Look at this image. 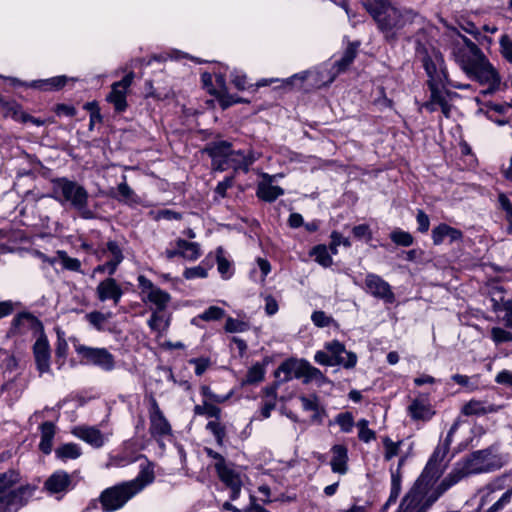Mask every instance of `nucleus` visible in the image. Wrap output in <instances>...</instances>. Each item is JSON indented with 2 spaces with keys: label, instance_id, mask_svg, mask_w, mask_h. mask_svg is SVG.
Segmentation results:
<instances>
[{
  "label": "nucleus",
  "instance_id": "37998d69",
  "mask_svg": "<svg viewBox=\"0 0 512 512\" xmlns=\"http://www.w3.org/2000/svg\"><path fill=\"white\" fill-rule=\"evenodd\" d=\"M479 375H462L454 374L451 376V380L465 388L468 392H473L479 389Z\"/></svg>",
  "mask_w": 512,
  "mask_h": 512
},
{
  "label": "nucleus",
  "instance_id": "dca6fc26",
  "mask_svg": "<svg viewBox=\"0 0 512 512\" xmlns=\"http://www.w3.org/2000/svg\"><path fill=\"white\" fill-rule=\"evenodd\" d=\"M75 350L88 362L97 365L106 371H110L114 368V358L104 348H91L84 345H75Z\"/></svg>",
  "mask_w": 512,
  "mask_h": 512
},
{
  "label": "nucleus",
  "instance_id": "423d86ee",
  "mask_svg": "<svg viewBox=\"0 0 512 512\" xmlns=\"http://www.w3.org/2000/svg\"><path fill=\"white\" fill-rule=\"evenodd\" d=\"M417 53L422 55L423 66L428 76L427 83H449L452 88L462 90L469 88L468 84L453 82L448 78L444 58L438 50L432 49L429 52L424 47H418Z\"/></svg>",
  "mask_w": 512,
  "mask_h": 512
},
{
  "label": "nucleus",
  "instance_id": "bb28decb",
  "mask_svg": "<svg viewBox=\"0 0 512 512\" xmlns=\"http://www.w3.org/2000/svg\"><path fill=\"white\" fill-rule=\"evenodd\" d=\"M122 293L120 285L113 278H107L97 286V295L101 301L112 300L116 304L119 302Z\"/></svg>",
  "mask_w": 512,
  "mask_h": 512
},
{
  "label": "nucleus",
  "instance_id": "9b49d317",
  "mask_svg": "<svg viewBox=\"0 0 512 512\" xmlns=\"http://www.w3.org/2000/svg\"><path fill=\"white\" fill-rule=\"evenodd\" d=\"M96 256L99 260L107 258V261L98 265L94 269V273H107L108 275L114 274L124 259L122 249L116 241H108L106 248L96 251Z\"/></svg>",
  "mask_w": 512,
  "mask_h": 512
},
{
  "label": "nucleus",
  "instance_id": "6e6552de",
  "mask_svg": "<svg viewBox=\"0 0 512 512\" xmlns=\"http://www.w3.org/2000/svg\"><path fill=\"white\" fill-rule=\"evenodd\" d=\"M334 79V76L326 70H312L304 71L293 75L285 80L287 85H297L298 88L306 91L310 89H318L329 83Z\"/></svg>",
  "mask_w": 512,
  "mask_h": 512
},
{
  "label": "nucleus",
  "instance_id": "6e6d98bb",
  "mask_svg": "<svg viewBox=\"0 0 512 512\" xmlns=\"http://www.w3.org/2000/svg\"><path fill=\"white\" fill-rule=\"evenodd\" d=\"M216 419L209 421L206 425V429L209 430L215 437L216 442L219 446L223 445L224 438L226 436L225 427Z\"/></svg>",
  "mask_w": 512,
  "mask_h": 512
},
{
  "label": "nucleus",
  "instance_id": "b1692460",
  "mask_svg": "<svg viewBox=\"0 0 512 512\" xmlns=\"http://www.w3.org/2000/svg\"><path fill=\"white\" fill-rule=\"evenodd\" d=\"M306 360L288 359L275 371V377L280 382H287L293 378H303Z\"/></svg>",
  "mask_w": 512,
  "mask_h": 512
},
{
  "label": "nucleus",
  "instance_id": "6ab92c4d",
  "mask_svg": "<svg viewBox=\"0 0 512 512\" xmlns=\"http://www.w3.org/2000/svg\"><path fill=\"white\" fill-rule=\"evenodd\" d=\"M77 79L65 75H59L47 79L33 80L29 83H24L18 79L12 78L11 81L14 85H23L29 88L39 89L42 91H59L65 87L69 82H75Z\"/></svg>",
  "mask_w": 512,
  "mask_h": 512
},
{
  "label": "nucleus",
  "instance_id": "aec40b11",
  "mask_svg": "<svg viewBox=\"0 0 512 512\" xmlns=\"http://www.w3.org/2000/svg\"><path fill=\"white\" fill-rule=\"evenodd\" d=\"M325 349L330 353L331 361H337L335 365L351 369L356 366L357 355L354 352L347 351L345 346L337 340L325 344Z\"/></svg>",
  "mask_w": 512,
  "mask_h": 512
},
{
  "label": "nucleus",
  "instance_id": "c03bdc74",
  "mask_svg": "<svg viewBox=\"0 0 512 512\" xmlns=\"http://www.w3.org/2000/svg\"><path fill=\"white\" fill-rule=\"evenodd\" d=\"M401 492V475L397 470L391 472V489L390 496L385 504V508L396 502Z\"/></svg>",
  "mask_w": 512,
  "mask_h": 512
},
{
  "label": "nucleus",
  "instance_id": "8fccbe9b",
  "mask_svg": "<svg viewBox=\"0 0 512 512\" xmlns=\"http://www.w3.org/2000/svg\"><path fill=\"white\" fill-rule=\"evenodd\" d=\"M118 200L126 203H137V196L134 191L126 183V176H123V182L117 186Z\"/></svg>",
  "mask_w": 512,
  "mask_h": 512
},
{
  "label": "nucleus",
  "instance_id": "2eb2a0df",
  "mask_svg": "<svg viewBox=\"0 0 512 512\" xmlns=\"http://www.w3.org/2000/svg\"><path fill=\"white\" fill-rule=\"evenodd\" d=\"M74 486L72 476L64 470L55 471L44 483L45 490L51 495H56L57 499L63 497Z\"/></svg>",
  "mask_w": 512,
  "mask_h": 512
},
{
  "label": "nucleus",
  "instance_id": "a878e982",
  "mask_svg": "<svg viewBox=\"0 0 512 512\" xmlns=\"http://www.w3.org/2000/svg\"><path fill=\"white\" fill-rule=\"evenodd\" d=\"M33 352L37 369L40 374L50 371V347L45 336H40L34 346Z\"/></svg>",
  "mask_w": 512,
  "mask_h": 512
},
{
  "label": "nucleus",
  "instance_id": "20e7f679",
  "mask_svg": "<svg viewBox=\"0 0 512 512\" xmlns=\"http://www.w3.org/2000/svg\"><path fill=\"white\" fill-rule=\"evenodd\" d=\"M448 452L447 444H438L423 472L406 495L420 502H426V500H428L437 490V487L432 489L430 486L441 476L443 472L442 462Z\"/></svg>",
  "mask_w": 512,
  "mask_h": 512
},
{
  "label": "nucleus",
  "instance_id": "412c9836",
  "mask_svg": "<svg viewBox=\"0 0 512 512\" xmlns=\"http://www.w3.org/2000/svg\"><path fill=\"white\" fill-rule=\"evenodd\" d=\"M261 178L262 180L258 183L256 189V195L260 200L271 203L284 195V190L280 186L273 184L276 180V175L262 173Z\"/></svg>",
  "mask_w": 512,
  "mask_h": 512
},
{
  "label": "nucleus",
  "instance_id": "2f4dec72",
  "mask_svg": "<svg viewBox=\"0 0 512 512\" xmlns=\"http://www.w3.org/2000/svg\"><path fill=\"white\" fill-rule=\"evenodd\" d=\"M21 304L11 300L0 302V319L10 316L17 312L14 320H38L37 317L26 310L20 311Z\"/></svg>",
  "mask_w": 512,
  "mask_h": 512
},
{
  "label": "nucleus",
  "instance_id": "603ef678",
  "mask_svg": "<svg viewBox=\"0 0 512 512\" xmlns=\"http://www.w3.org/2000/svg\"><path fill=\"white\" fill-rule=\"evenodd\" d=\"M311 381L322 383L326 381V377L318 368L312 366L308 361H306L303 382L309 383Z\"/></svg>",
  "mask_w": 512,
  "mask_h": 512
},
{
  "label": "nucleus",
  "instance_id": "a19ab883",
  "mask_svg": "<svg viewBox=\"0 0 512 512\" xmlns=\"http://www.w3.org/2000/svg\"><path fill=\"white\" fill-rule=\"evenodd\" d=\"M310 255L313 256L314 260L324 268L330 267L333 263L329 249L323 244L313 247L310 251Z\"/></svg>",
  "mask_w": 512,
  "mask_h": 512
},
{
  "label": "nucleus",
  "instance_id": "13d9d810",
  "mask_svg": "<svg viewBox=\"0 0 512 512\" xmlns=\"http://www.w3.org/2000/svg\"><path fill=\"white\" fill-rule=\"evenodd\" d=\"M401 442H394L389 437L383 438V445L385 449L384 459L390 461L393 457L399 453Z\"/></svg>",
  "mask_w": 512,
  "mask_h": 512
},
{
  "label": "nucleus",
  "instance_id": "58836bf2",
  "mask_svg": "<svg viewBox=\"0 0 512 512\" xmlns=\"http://www.w3.org/2000/svg\"><path fill=\"white\" fill-rule=\"evenodd\" d=\"M0 368L4 376L12 378V374L17 370L18 361L16 357L10 354L7 350L0 349Z\"/></svg>",
  "mask_w": 512,
  "mask_h": 512
},
{
  "label": "nucleus",
  "instance_id": "79ce46f5",
  "mask_svg": "<svg viewBox=\"0 0 512 512\" xmlns=\"http://www.w3.org/2000/svg\"><path fill=\"white\" fill-rule=\"evenodd\" d=\"M56 258L57 263H60L62 266V269L73 271V272H80L81 271V262L77 258L70 257L66 251L64 250H58L56 252Z\"/></svg>",
  "mask_w": 512,
  "mask_h": 512
},
{
  "label": "nucleus",
  "instance_id": "a211bd4d",
  "mask_svg": "<svg viewBox=\"0 0 512 512\" xmlns=\"http://www.w3.org/2000/svg\"><path fill=\"white\" fill-rule=\"evenodd\" d=\"M133 77L134 74L131 72L125 75L122 80L115 82L107 96V101L112 103L118 112L124 111L127 107L126 94L132 84Z\"/></svg>",
  "mask_w": 512,
  "mask_h": 512
},
{
  "label": "nucleus",
  "instance_id": "a18cd8bd",
  "mask_svg": "<svg viewBox=\"0 0 512 512\" xmlns=\"http://www.w3.org/2000/svg\"><path fill=\"white\" fill-rule=\"evenodd\" d=\"M492 308L495 312H504V320L512 319V299H500L492 298Z\"/></svg>",
  "mask_w": 512,
  "mask_h": 512
},
{
  "label": "nucleus",
  "instance_id": "3c124183",
  "mask_svg": "<svg viewBox=\"0 0 512 512\" xmlns=\"http://www.w3.org/2000/svg\"><path fill=\"white\" fill-rule=\"evenodd\" d=\"M199 320H220L225 318L226 320H233L227 316L225 310L218 306H210L202 314L198 316Z\"/></svg>",
  "mask_w": 512,
  "mask_h": 512
},
{
  "label": "nucleus",
  "instance_id": "0e129e2a",
  "mask_svg": "<svg viewBox=\"0 0 512 512\" xmlns=\"http://www.w3.org/2000/svg\"><path fill=\"white\" fill-rule=\"evenodd\" d=\"M231 82L238 90H245L249 87L246 75L239 70H233L231 72Z\"/></svg>",
  "mask_w": 512,
  "mask_h": 512
},
{
  "label": "nucleus",
  "instance_id": "c9c22d12",
  "mask_svg": "<svg viewBox=\"0 0 512 512\" xmlns=\"http://www.w3.org/2000/svg\"><path fill=\"white\" fill-rule=\"evenodd\" d=\"M176 245L180 248V257L187 261H196L202 255L200 245L197 242L177 239Z\"/></svg>",
  "mask_w": 512,
  "mask_h": 512
},
{
  "label": "nucleus",
  "instance_id": "4c0bfd02",
  "mask_svg": "<svg viewBox=\"0 0 512 512\" xmlns=\"http://www.w3.org/2000/svg\"><path fill=\"white\" fill-rule=\"evenodd\" d=\"M271 272V265L268 260L258 257L256 259V267L250 271V278L256 282L263 284L267 275Z\"/></svg>",
  "mask_w": 512,
  "mask_h": 512
},
{
  "label": "nucleus",
  "instance_id": "09e8293b",
  "mask_svg": "<svg viewBox=\"0 0 512 512\" xmlns=\"http://www.w3.org/2000/svg\"><path fill=\"white\" fill-rule=\"evenodd\" d=\"M265 368L264 365L257 362L247 372L244 383L256 384L264 379Z\"/></svg>",
  "mask_w": 512,
  "mask_h": 512
},
{
  "label": "nucleus",
  "instance_id": "774afa93",
  "mask_svg": "<svg viewBox=\"0 0 512 512\" xmlns=\"http://www.w3.org/2000/svg\"><path fill=\"white\" fill-rule=\"evenodd\" d=\"M502 56L510 63H512V42L507 36H503L500 40Z\"/></svg>",
  "mask_w": 512,
  "mask_h": 512
},
{
  "label": "nucleus",
  "instance_id": "f257e3e1",
  "mask_svg": "<svg viewBox=\"0 0 512 512\" xmlns=\"http://www.w3.org/2000/svg\"><path fill=\"white\" fill-rule=\"evenodd\" d=\"M507 462V455L501 453L495 445L472 452L454 464L453 469L443 478L437 486V490L431 495L432 500L437 501L443 493L464 478L499 470Z\"/></svg>",
  "mask_w": 512,
  "mask_h": 512
},
{
  "label": "nucleus",
  "instance_id": "f3484780",
  "mask_svg": "<svg viewBox=\"0 0 512 512\" xmlns=\"http://www.w3.org/2000/svg\"><path fill=\"white\" fill-rule=\"evenodd\" d=\"M232 149V144L227 141H215L210 143L206 148L205 152L212 159V165L214 169L219 171H225L229 169V154Z\"/></svg>",
  "mask_w": 512,
  "mask_h": 512
},
{
  "label": "nucleus",
  "instance_id": "de8ad7c7",
  "mask_svg": "<svg viewBox=\"0 0 512 512\" xmlns=\"http://www.w3.org/2000/svg\"><path fill=\"white\" fill-rule=\"evenodd\" d=\"M390 239L393 243L403 247H409L413 244L414 238L413 236L400 228L394 229L390 234Z\"/></svg>",
  "mask_w": 512,
  "mask_h": 512
},
{
  "label": "nucleus",
  "instance_id": "5fc2aeb1",
  "mask_svg": "<svg viewBox=\"0 0 512 512\" xmlns=\"http://www.w3.org/2000/svg\"><path fill=\"white\" fill-rule=\"evenodd\" d=\"M357 47L358 44H351L347 47L342 58L335 63L338 71L344 70L353 62L356 56Z\"/></svg>",
  "mask_w": 512,
  "mask_h": 512
},
{
  "label": "nucleus",
  "instance_id": "4d7b16f0",
  "mask_svg": "<svg viewBox=\"0 0 512 512\" xmlns=\"http://www.w3.org/2000/svg\"><path fill=\"white\" fill-rule=\"evenodd\" d=\"M357 427L359 428L358 437L361 441L368 443L375 439L376 434L373 430L368 428V421L366 419L359 420Z\"/></svg>",
  "mask_w": 512,
  "mask_h": 512
},
{
  "label": "nucleus",
  "instance_id": "ddd939ff",
  "mask_svg": "<svg viewBox=\"0 0 512 512\" xmlns=\"http://www.w3.org/2000/svg\"><path fill=\"white\" fill-rule=\"evenodd\" d=\"M364 290L386 304L395 302V295L390 284L377 274L369 273L366 275Z\"/></svg>",
  "mask_w": 512,
  "mask_h": 512
},
{
  "label": "nucleus",
  "instance_id": "7c9ffc66",
  "mask_svg": "<svg viewBox=\"0 0 512 512\" xmlns=\"http://www.w3.org/2000/svg\"><path fill=\"white\" fill-rule=\"evenodd\" d=\"M408 412L412 419L428 421L435 414L431 405L425 399L417 398L408 406Z\"/></svg>",
  "mask_w": 512,
  "mask_h": 512
},
{
  "label": "nucleus",
  "instance_id": "4be33fe9",
  "mask_svg": "<svg viewBox=\"0 0 512 512\" xmlns=\"http://www.w3.org/2000/svg\"><path fill=\"white\" fill-rule=\"evenodd\" d=\"M431 238L435 246H439L445 242L452 244L463 240V232L446 223H440L433 227Z\"/></svg>",
  "mask_w": 512,
  "mask_h": 512
},
{
  "label": "nucleus",
  "instance_id": "72a5a7b5",
  "mask_svg": "<svg viewBox=\"0 0 512 512\" xmlns=\"http://www.w3.org/2000/svg\"><path fill=\"white\" fill-rule=\"evenodd\" d=\"M41 440L39 443V449L44 454H50L52 451L53 439L56 432V426L53 422L46 421L41 424Z\"/></svg>",
  "mask_w": 512,
  "mask_h": 512
},
{
  "label": "nucleus",
  "instance_id": "5701e85b",
  "mask_svg": "<svg viewBox=\"0 0 512 512\" xmlns=\"http://www.w3.org/2000/svg\"><path fill=\"white\" fill-rule=\"evenodd\" d=\"M228 67L221 66L218 72H214L217 86L219 91L216 96L219 104L223 109H226L234 104L245 102L242 98L237 95L229 94L226 87V71Z\"/></svg>",
  "mask_w": 512,
  "mask_h": 512
},
{
  "label": "nucleus",
  "instance_id": "864d4df0",
  "mask_svg": "<svg viewBox=\"0 0 512 512\" xmlns=\"http://www.w3.org/2000/svg\"><path fill=\"white\" fill-rule=\"evenodd\" d=\"M195 415H207L208 417H213L215 419H219L221 415V409L211 403L204 402L202 405H196L194 407Z\"/></svg>",
  "mask_w": 512,
  "mask_h": 512
},
{
  "label": "nucleus",
  "instance_id": "f704fd0d",
  "mask_svg": "<svg viewBox=\"0 0 512 512\" xmlns=\"http://www.w3.org/2000/svg\"><path fill=\"white\" fill-rule=\"evenodd\" d=\"M436 500H432V496L426 502H420L408 495L401 502L398 512H426Z\"/></svg>",
  "mask_w": 512,
  "mask_h": 512
},
{
  "label": "nucleus",
  "instance_id": "1a4fd4ad",
  "mask_svg": "<svg viewBox=\"0 0 512 512\" xmlns=\"http://www.w3.org/2000/svg\"><path fill=\"white\" fill-rule=\"evenodd\" d=\"M149 422L150 435L157 441L160 447H164L163 440L172 436V427L154 398L151 399Z\"/></svg>",
  "mask_w": 512,
  "mask_h": 512
},
{
  "label": "nucleus",
  "instance_id": "ea45409f",
  "mask_svg": "<svg viewBox=\"0 0 512 512\" xmlns=\"http://www.w3.org/2000/svg\"><path fill=\"white\" fill-rule=\"evenodd\" d=\"M220 480L228 487H233L242 483L241 478L234 469L225 464L216 470Z\"/></svg>",
  "mask_w": 512,
  "mask_h": 512
},
{
  "label": "nucleus",
  "instance_id": "680f3d73",
  "mask_svg": "<svg viewBox=\"0 0 512 512\" xmlns=\"http://www.w3.org/2000/svg\"><path fill=\"white\" fill-rule=\"evenodd\" d=\"M223 249L219 247L217 249V268L221 276L225 279H228L231 276L230 271V262L226 260L223 256Z\"/></svg>",
  "mask_w": 512,
  "mask_h": 512
},
{
  "label": "nucleus",
  "instance_id": "39448f33",
  "mask_svg": "<svg viewBox=\"0 0 512 512\" xmlns=\"http://www.w3.org/2000/svg\"><path fill=\"white\" fill-rule=\"evenodd\" d=\"M52 197L61 203L69 204L78 211L84 219L95 218V213L88 207V192L75 181L67 178H58L52 181Z\"/></svg>",
  "mask_w": 512,
  "mask_h": 512
},
{
  "label": "nucleus",
  "instance_id": "052dcab7",
  "mask_svg": "<svg viewBox=\"0 0 512 512\" xmlns=\"http://www.w3.org/2000/svg\"><path fill=\"white\" fill-rule=\"evenodd\" d=\"M207 275V268L203 265V263L195 267L186 268L183 273L184 278L187 280L206 278Z\"/></svg>",
  "mask_w": 512,
  "mask_h": 512
},
{
  "label": "nucleus",
  "instance_id": "69168bd1",
  "mask_svg": "<svg viewBox=\"0 0 512 512\" xmlns=\"http://www.w3.org/2000/svg\"><path fill=\"white\" fill-rule=\"evenodd\" d=\"M512 497V488L507 490L502 494V496L493 503L488 509L487 512H497L502 509L505 505H507Z\"/></svg>",
  "mask_w": 512,
  "mask_h": 512
},
{
  "label": "nucleus",
  "instance_id": "c756f323",
  "mask_svg": "<svg viewBox=\"0 0 512 512\" xmlns=\"http://www.w3.org/2000/svg\"><path fill=\"white\" fill-rule=\"evenodd\" d=\"M332 459L330 462L331 469L334 473L344 475L348 471V450L344 445H334L331 448Z\"/></svg>",
  "mask_w": 512,
  "mask_h": 512
},
{
  "label": "nucleus",
  "instance_id": "e2e57ef3",
  "mask_svg": "<svg viewBox=\"0 0 512 512\" xmlns=\"http://www.w3.org/2000/svg\"><path fill=\"white\" fill-rule=\"evenodd\" d=\"M336 423L340 426L341 430L348 433L354 426V419L351 413H340L336 417Z\"/></svg>",
  "mask_w": 512,
  "mask_h": 512
},
{
  "label": "nucleus",
  "instance_id": "bf43d9fd",
  "mask_svg": "<svg viewBox=\"0 0 512 512\" xmlns=\"http://www.w3.org/2000/svg\"><path fill=\"white\" fill-rule=\"evenodd\" d=\"M498 201H499V204L501 206V208L505 211L506 213V218L509 222V225L507 227V232L509 234H512V203L511 201L508 199V197L501 193L498 197Z\"/></svg>",
  "mask_w": 512,
  "mask_h": 512
},
{
  "label": "nucleus",
  "instance_id": "338daca9",
  "mask_svg": "<svg viewBox=\"0 0 512 512\" xmlns=\"http://www.w3.org/2000/svg\"><path fill=\"white\" fill-rule=\"evenodd\" d=\"M492 339L496 343L512 341V333L502 328L495 327L491 331Z\"/></svg>",
  "mask_w": 512,
  "mask_h": 512
},
{
  "label": "nucleus",
  "instance_id": "7ed1b4c3",
  "mask_svg": "<svg viewBox=\"0 0 512 512\" xmlns=\"http://www.w3.org/2000/svg\"><path fill=\"white\" fill-rule=\"evenodd\" d=\"M140 467L141 469L136 478L104 489L98 500L91 501L87 509L96 508L97 502L101 504L103 512H114L124 507L130 499L155 479L154 469L150 463L142 464Z\"/></svg>",
  "mask_w": 512,
  "mask_h": 512
},
{
  "label": "nucleus",
  "instance_id": "9d476101",
  "mask_svg": "<svg viewBox=\"0 0 512 512\" xmlns=\"http://www.w3.org/2000/svg\"><path fill=\"white\" fill-rule=\"evenodd\" d=\"M466 74L470 78L477 80L479 83L487 85L488 88L485 93H490L496 90L500 84L498 72L489 63L485 56H483L481 61L479 60L468 72H466Z\"/></svg>",
  "mask_w": 512,
  "mask_h": 512
},
{
  "label": "nucleus",
  "instance_id": "c85d7f7f",
  "mask_svg": "<svg viewBox=\"0 0 512 512\" xmlns=\"http://www.w3.org/2000/svg\"><path fill=\"white\" fill-rule=\"evenodd\" d=\"M500 409V406L487 403L486 401L472 399L461 408V413L465 416H483L490 413H495Z\"/></svg>",
  "mask_w": 512,
  "mask_h": 512
},
{
  "label": "nucleus",
  "instance_id": "f8f14e48",
  "mask_svg": "<svg viewBox=\"0 0 512 512\" xmlns=\"http://www.w3.org/2000/svg\"><path fill=\"white\" fill-rule=\"evenodd\" d=\"M35 486L23 485L6 495H0V512H17L35 492Z\"/></svg>",
  "mask_w": 512,
  "mask_h": 512
},
{
  "label": "nucleus",
  "instance_id": "49530a36",
  "mask_svg": "<svg viewBox=\"0 0 512 512\" xmlns=\"http://www.w3.org/2000/svg\"><path fill=\"white\" fill-rule=\"evenodd\" d=\"M20 481V474L16 470H8L0 473V492H3Z\"/></svg>",
  "mask_w": 512,
  "mask_h": 512
},
{
  "label": "nucleus",
  "instance_id": "cd10ccee",
  "mask_svg": "<svg viewBox=\"0 0 512 512\" xmlns=\"http://www.w3.org/2000/svg\"><path fill=\"white\" fill-rule=\"evenodd\" d=\"M258 159V155H256L253 151L249 150L245 151H234L231 149L229 154V168H233L234 170H243L247 172L249 167Z\"/></svg>",
  "mask_w": 512,
  "mask_h": 512
},
{
  "label": "nucleus",
  "instance_id": "473e14b6",
  "mask_svg": "<svg viewBox=\"0 0 512 512\" xmlns=\"http://www.w3.org/2000/svg\"><path fill=\"white\" fill-rule=\"evenodd\" d=\"M430 90V99L434 102H438L442 113L449 116V105L446 99L445 91L448 87H451L449 83H427Z\"/></svg>",
  "mask_w": 512,
  "mask_h": 512
},
{
  "label": "nucleus",
  "instance_id": "0eeeda50",
  "mask_svg": "<svg viewBox=\"0 0 512 512\" xmlns=\"http://www.w3.org/2000/svg\"><path fill=\"white\" fill-rule=\"evenodd\" d=\"M452 55L465 73L484 56L478 46L463 35H459L453 42Z\"/></svg>",
  "mask_w": 512,
  "mask_h": 512
},
{
  "label": "nucleus",
  "instance_id": "4468645a",
  "mask_svg": "<svg viewBox=\"0 0 512 512\" xmlns=\"http://www.w3.org/2000/svg\"><path fill=\"white\" fill-rule=\"evenodd\" d=\"M137 280L143 299L154 305L157 310H163L170 301V295L143 275H139Z\"/></svg>",
  "mask_w": 512,
  "mask_h": 512
},
{
  "label": "nucleus",
  "instance_id": "e433bc0d",
  "mask_svg": "<svg viewBox=\"0 0 512 512\" xmlns=\"http://www.w3.org/2000/svg\"><path fill=\"white\" fill-rule=\"evenodd\" d=\"M82 455L81 447L76 443H65L55 449V456L59 460L66 462L77 459Z\"/></svg>",
  "mask_w": 512,
  "mask_h": 512
},
{
  "label": "nucleus",
  "instance_id": "393cba45",
  "mask_svg": "<svg viewBox=\"0 0 512 512\" xmlns=\"http://www.w3.org/2000/svg\"><path fill=\"white\" fill-rule=\"evenodd\" d=\"M72 434L97 449L108 440V437L94 426H76L72 429Z\"/></svg>",
  "mask_w": 512,
  "mask_h": 512
},
{
  "label": "nucleus",
  "instance_id": "f03ea898",
  "mask_svg": "<svg viewBox=\"0 0 512 512\" xmlns=\"http://www.w3.org/2000/svg\"><path fill=\"white\" fill-rule=\"evenodd\" d=\"M365 9L373 17L384 39L395 44L402 32L414 23H422V17L406 8H397L388 0L366 1Z\"/></svg>",
  "mask_w": 512,
  "mask_h": 512
}]
</instances>
